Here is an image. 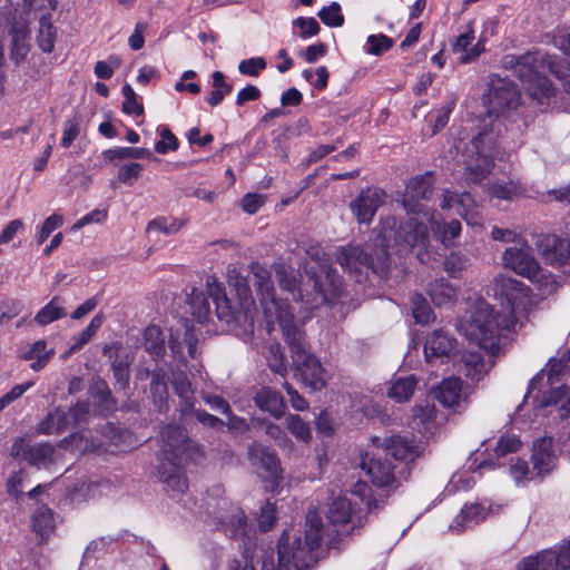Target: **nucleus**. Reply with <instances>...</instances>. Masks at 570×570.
<instances>
[{
  "instance_id": "1",
  "label": "nucleus",
  "mask_w": 570,
  "mask_h": 570,
  "mask_svg": "<svg viewBox=\"0 0 570 570\" xmlns=\"http://www.w3.org/2000/svg\"><path fill=\"white\" fill-rule=\"evenodd\" d=\"M520 101L517 86L508 79L492 77L485 95V105L489 114V125L474 137L466 150L463 163L465 176L469 181L480 183L490 173L492 160L500 157L502 141L498 140L501 128L504 126L502 117L514 110ZM505 148V146H502Z\"/></svg>"
},
{
  "instance_id": "2",
  "label": "nucleus",
  "mask_w": 570,
  "mask_h": 570,
  "mask_svg": "<svg viewBox=\"0 0 570 570\" xmlns=\"http://www.w3.org/2000/svg\"><path fill=\"white\" fill-rule=\"evenodd\" d=\"M392 238L405 248H426L429 234L424 223L415 217H407L402 222L395 217H387L381 233L372 242L364 246L340 247L335 254L336 262L350 273H361L363 268H371L374 273L384 275L390 267L387 242Z\"/></svg>"
},
{
  "instance_id": "3",
  "label": "nucleus",
  "mask_w": 570,
  "mask_h": 570,
  "mask_svg": "<svg viewBox=\"0 0 570 570\" xmlns=\"http://www.w3.org/2000/svg\"><path fill=\"white\" fill-rule=\"evenodd\" d=\"M491 291L500 301L502 312L494 313L488 303L480 301L469 318L462 322L461 331L463 335L494 353L498 350V336H501L503 331L514 330L517 324L514 315L525 305L528 288L515 278L499 275L494 278Z\"/></svg>"
},
{
  "instance_id": "4",
  "label": "nucleus",
  "mask_w": 570,
  "mask_h": 570,
  "mask_svg": "<svg viewBox=\"0 0 570 570\" xmlns=\"http://www.w3.org/2000/svg\"><path fill=\"white\" fill-rule=\"evenodd\" d=\"M347 533V531L324 529L321 517L313 511L306 515V528L304 541L301 537L293 538L289 542V531H284L277 546V563L274 554L265 557L262 562V570H289L295 567L296 570L308 568L317 560V550L325 542L328 548H334L336 538Z\"/></svg>"
},
{
  "instance_id": "5",
  "label": "nucleus",
  "mask_w": 570,
  "mask_h": 570,
  "mask_svg": "<svg viewBox=\"0 0 570 570\" xmlns=\"http://www.w3.org/2000/svg\"><path fill=\"white\" fill-rule=\"evenodd\" d=\"M501 65L524 82L528 94L541 105L554 94L551 81L543 72L548 70L556 77H561V67L558 59L540 51H528L520 56L505 55Z\"/></svg>"
},
{
  "instance_id": "6",
  "label": "nucleus",
  "mask_w": 570,
  "mask_h": 570,
  "mask_svg": "<svg viewBox=\"0 0 570 570\" xmlns=\"http://www.w3.org/2000/svg\"><path fill=\"white\" fill-rule=\"evenodd\" d=\"M193 448L191 440L179 425L168 424L161 430L157 475L174 494H181L187 489L183 463L191 456Z\"/></svg>"
},
{
  "instance_id": "7",
  "label": "nucleus",
  "mask_w": 570,
  "mask_h": 570,
  "mask_svg": "<svg viewBox=\"0 0 570 570\" xmlns=\"http://www.w3.org/2000/svg\"><path fill=\"white\" fill-rule=\"evenodd\" d=\"M230 284L237 296V305L226 296L222 283L215 276L206 277V293L215 304V313L227 325H235L245 332L253 331L255 301L249 282L246 277L236 275L230 278Z\"/></svg>"
},
{
  "instance_id": "8",
  "label": "nucleus",
  "mask_w": 570,
  "mask_h": 570,
  "mask_svg": "<svg viewBox=\"0 0 570 570\" xmlns=\"http://www.w3.org/2000/svg\"><path fill=\"white\" fill-rule=\"evenodd\" d=\"M253 285L256 288L259 307L268 333L278 325L281 328L294 322V313L286 299L277 297L271 272L261 263L249 265Z\"/></svg>"
},
{
  "instance_id": "9",
  "label": "nucleus",
  "mask_w": 570,
  "mask_h": 570,
  "mask_svg": "<svg viewBox=\"0 0 570 570\" xmlns=\"http://www.w3.org/2000/svg\"><path fill=\"white\" fill-rule=\"evenodd\" d=\"M289 347L293 364L305 385L317 391L326 384L325 370L321 362L308 352L305 332L295 322L281 328Z\"/></svg>"
},
{
  "instance_id": "10",
  "label": "nucleus",
  "mask_w": 570,
  "mask_h": 570,
  "mask_svg": "<svg viewBox=\"0 0 570 570\" xmlns=\"http://www.w3.org/2000/svg\"><path fill=\"white\" fill-rule=\"evenodd\" d=\"M502 263L507 268L538 284L539 287L548 289L553 284L552 275L539 265L531 247L524 240L505 248Z\"/></svg>"
},
{
  "instance_id": "11",
  "label": "nucleus",
  "mask_w": 570,
  "mask_h": 570,
  "mask_svg": "<svg viewBox=\"0 0 570 570\" xmlns=\"http://www.w3.org/2000/svg\"><path fill=\"white\" fill-rule=\"evenodd\" d=\"M307 276L320 297V303L336 304L344 294V284L340 275L330 264H318L317 268L308 267Z\"/></svg>"
},
{
  "instance_id": "12",
  "label": "nucleus",
  "mask_w": 570,
  "mask_h": 570,
  "mask_svg": "<svg viewBox=\"0 0 570 570\" xmlns=\"http://www.w3.org/2000/svg\"><path fill=\"white\" fill-rule=\"evenodd\" d=\"M10 455L21 459L28 464L41 468H49L58 461V453L49 442L30 444L23 438H18L11 445Z\"/></svg>"
},
{
  "instance_id": "13",
  "label": "nucleus",
  "mask_w": 570,
  "mask_h": 570,
  "mask_svg": "<svg viewBox=\"0 0 570 570\" xmlns=\"http://www.w3.org/2000/svg\"><path fill=\"white\" fill-rule=\"evenodd\" d=\"M470 342L476 345V350L465 351L462 355V370L465 375L472 381H480L482 376L489 371L492 366V358L499 354L500 351V336H498V350L492 353L488 351L483 346H481L476 341L469 338L464 335Z\"/></svg>"
},
{
  "instance_id": "14",
  "label": "nucleus",
  "mask_w": 570,
  "mask_h": 570,
  "mask_svg": "<svg viewBox=\"0 0 570 570\" xmlns=\"http://www.w3.org/2000/svg\"><path fill=\"white\" fill-rule=\"evenodd\" d=\"M385 198L386 194L382 189L367 187L350 203V208L360 224H370Z\"/></svg>"
},
{
  "instance_id": "15",
  "label": "nucleus",
  "mask_w": 570,
  "mask_h": 570,
  "mask_svg": "<svg viewBox=\"0 0 570 570\" xmlns=\"http://www.w3.org/2000/svg\"><path fill=\"white\" fill-rule=\"evenodd\" d=\"M434 179L431 171L413 177L406 185L402 205L407 214L422 213L423 208L419 199H429L433 193Z\"/></svg>"
},
{
  "instance_id": "16",
  "label": "nucleus",
  "mask_w": 570,
  "mask_h": 570,
  "mask_svg": "<svg viewBox=\"0 0 570 570\" xmlns=\"http://www.w3.org/2000/svg\"><path fill=\"white\" fill-rule=\"evenodd\" d=\"M570 558L562 547L559 550H543L537 556H529L518 564L517 570H568Z\"/></svg>"
},
{
  "instance_id": "17",
  "label": "nucleus",
  "mask_w": 570,
  "mask_h": 570,
  "mask_svg": "<svg viewBox=\"0 0 570 570\" xmlns=\"http://www.w3.org/2000/svg\"><path fill=\"white\" fill-rule=\"evenodd\" d=\"M531 460L533 471L540 478L549 475L557 468L558 455L551 438H539L533 442Z\"/></svg>"
},
{
  "instance_id": "18",
  "label": "nucleus",
  "mask_w": 570,
  "mask_h": 570,
  "mask_svg": "<svg viewBox=\"0 0 570 570\" xmlns=\"http://www.w3.org/2000/svg\"><path fill=\"white\" fill-rule=\"evenodd\" d=\"M247 456L258 473L262 471L267 478H276L279 474V460L271 448L254 442L248 446Z\"/></svg>"
},
{
  "instance_id": "19",
  "label": "nucleus",
  "mask_w": 570,
  "mask_h": 570,
  "mask_svg": "<svg viewBox=\"0 0 570 570\" xmlns=\"http://www.w3.org/2000/svg\"><path fill=\"white\" fill-rule=\"evenodd\" d=\"M442 420L435 405L426 401L413 407L410 426L422 435H430L438 430Z\"/></svg>"
},
{
  "instance_id": "20",
  "label": "nucleus",
  "mask_w": 570,
  "mask_h": 570,
  "mask_svg": "<svg viewBox=\"0 0 570 570\" xmlns=\"http://www.w3.org/2000/svg\"><path fill=\"white\" fill-rule=\"evenodd\" d=\"M198 338L193 330L185 327L180 333L176 331L170 334L169 348L173 357L181 365L189 360L196 358Z\"/></svg>"
},
{
  "instance_id": "21",
  "label": "nucleus",
  "mask_w": 570,
  "mask_h": 570,
  "mask_svg": "<svg viewBox=\"0 0 570 570\" xmlns=\"http://www.w3.org/2000/svg\"><path fill=\"white\" fill-rule=\"evenodd\" d=\"M453 204L458 205V214L466 222V224L473 226L481 224L480 213L469 193H462L459 195L451 190H444L442 195L441 208L449 209L453 206Z\"/></svg>"
},
{
  "instance_id": "22",
  "label": "nucleus",
  "mask_w": 570,
  "mask_h": 570,
  "mask_svg": "<svg viewBox=\"0 0 570 570\" xmlns=\"http://www.w3.org/2000/svg\"><path fill=\"white\" fill-rule=\"evenodd\" d=\"M361 468L370 478L371 482L377 488H385L391 485L395 478L391 462L385 458H365L361 461Z\"/></svg>"
},
{
  "instance_id": "23",
  "label": "nucleus",
  "mask_w": 570,
  "mask_h": 570,
  "mask_svg": "<svg viewBox=\"0 0 570 570\" xmlns=\"http://www.w3.org/2000/svg\"><path fill=\"white\" fill-rule=\"evenodd\" d=\"M541 254L547 264L563 266L570 262V240L549 235L542 242Z\"/></svg>"
},
{
  "instance_id": "24",
  "label": "nucleus",
  "mask_w": 570,
  "mask_h": 570,
  "mask_svg": "<svg viewBox=\"0 0 570 570\" xmlns=\"http://www.w3.org/2000/svg\"><path fill=\"white\" fill-rule=\"evenodd\" d=\"M474 38V30L470 23L468 24L466 31L462 32L453 43L452 50L454 53L459 55L460 62L469 63L480 57L485 50L484 39H479V41L471 47Z\"/></svg>"
},
{
  "instance_id": "25",
  "label": "nucleus",
  "mask_w": 570,
  "mask_h": 570,
  "mask_svg": "<svg viewBox=\"0 0 570 570\" xmlns=\"http://www.w3.org/2000/svg\"><path fill=\"white\" fill-rule=\"evenodd\" d=\"M455 348V341L441 330L428 336L424 344V354L429 362L432 358L448 357Z\"/></svg>"
},
{
  "instance_id": "26",
  "label": "nucleus",
  "mask_w": 570,
  "mask_h": 570,
  "mask_svg": "<svg viewBox=\"0 0 570 570\" xmlns=\"http://www.w3.org/2000/svg\"><path fill=\"white\" fill-rule=\"evenodd\" d=\"M254 403L275 419L282 417L286 407L281 393L269 386H263L256 392Z\"/></svg>"
},
{
  "instance_id": "27",
  "label": "nucleus",
  "mask_w": 570,
  "mask_h": 570,
  "mask_svg": "<svg viewBox=\"0 0 570 570\" xmlns=\"http://www.w3.org/2000/svg\"><path fill=\"white\" fill-rule=\"evenodd\" d=\"M488 509L480 503L465 504L460 513L453 519L449 525L450 530L461 532L485 520Z\"/></svg>"
},
{
  "instance_id": "28",
  "label": "nucleus",
  "mask_w": 570,
  "mask_h": 570,
  "mask_svg": "<svg viewBox=\"0 0 570 570\" xmlns=\"http://www.w3.org/2000/svg\"><path fill=\"white\" fill-rule=\"evenodd\" d=\"M428 216L433 235L444 245H453V239L456 238L462 229L461 223L458 219H452L448 224H443L441 216L436 212L431 214L424 213Z\"/></svg>"
},
{
  "instance_id": "29",
  "label": "nucleus",
  "mask_w": 570,
  "mask_h": 570,
  "mask_svg": "<svg viewBox=\"0 0 570 570\" xmlns=\"http://www.w3.org/2000/svg\"><path fill=\"white\" fill-rule=\"evenodd\" d=\"M435 397L444 407L459 409L464 401L462 394V381L458 377L443 380L435 391Z\"/></svg>"
},
{
  "instance_id": "30",
  "label": "nucleus",
  "mask_w": 570,
  "mask_h": 570,
  "mask_svg": "<svg viewBox=\"0 0 570 570\" xmlns=\"http://www.w3.org/2000/svg\"><path fill=\"white\" fill-rule=\"evenodd\" d=\"M384 451L386 455L395 460H413L416 455V446L413 440L401 435H392L384 440Z\"/></svg>"
},
{
  "instance_id": "31",
  "label": "nucleus",
  "mask_w": 570,
  "mask_h": 570,
  "mask_svg": "<svg viewBox=\"0 0 570 570\" xmlns=\"http://www.w3.org/2000/svg\"><path fill=\"white\" fill-rule=\"evenodd\" d=\"M59 446L73 453L85 454L99 451L101 442L86 432H77L62 439Z\"/></svg>"
},
{
  "instance_id": "32",
  "label": "nucleus",
  "mask_w": 570,
  "mask_h": 570,
  "mask_svg": "<svg viewBox=\"0 0 570 570\" xmlns=\"http://www.w3.org/2000/svg\"><path fill=\"white\" fill-rule=\"evenodd\" d=\"M70 426L68 413L61 407H56L53 411L48 412L47 415L38 423V434L51 435L62 433Z\"/></svg>"
},
{
  "instance_id": "33",
  "label": "nucleus",
  "mask_w": 570,
  "mask_h": 570,
  "mask_svg": "<svg viewBox=\"0 0 570 570\" xmlns=\"http://www.w3.org/2000/svg\"><path fill=\"white\" fill-rule=\"evenodd\" d=\"M118 352H119L118 344L106 345L102 348V354L105 356H108L109 358H114L111 367H112L114 377H115L117 384L120 386V389H126L129 383V372H128L129 361H128V356L120 357Z\"/></svg>"
},
{
  "instance_id": "34",
  "label": "nucleus",
  "mask_w": 570,
  "mask_h": 570,
  "mask_svg": "<svg viewBox=\"0 0 570 570\" xmlns=\"http://www.w3.org/2000/svg\"><path fill=\"white\" fill-rule=\"evenodd\" d=\"M66 299L61 296H53L35 316V322L46 326L55 321L67 316Z\"/></svg>"
},
{
  "instance_id": "35",
  "label": "nucleus",
  "mask_w": 570,
  "mask_h": 570,
  "mask_svg": "<svg viewBox=\"0 0 570 570\" xmlns=\"http://www.w3.org/2000/svg\"><path fill=\"white\" fill-rule=\"evenodd\" d=\"M150 393L155 405L160 412L168 409L167 374L163 368H156L151 373Z\"/></svg>"
},
{
  "instance_id": "36",
  "label": "nucleus",
  "mask_w": 570,
  "mask_h": 570,
  "mask_svg": "<svg viewBox=\"0 0 570 570\" xmlns=\"http://www.w3.org/2000/svg\"><path fill=\"white\" fill-rule=\"evenodd\" d=\"M53 355L55 350H47V342L45 340H39L30 345L28 350L22 352L21 357L27 361L35 360L30 367L31 370L38 372L49 363Z\"/></svg>"
},
{
  "instance_id": "37",
  "label": "nucleus",
  "mask_w": 570,
  "mask_h": 570,
  "mask_svg": "<svg viewBox=\"0 0 570 570\" xmlns=\"http://www.w3.org/2000/svg\"><path fill=\"white\" fill-rule=\"evenodd\" d=\"M416 385L417 380L414 375L396 377L391 382L387 396L399 403L407 402L412 397Z\"/></svg>"
},
{
  "instance_id": "38",
  "label": "nucleus",
  "mask_w": 570,
  "mask_h": 570,
  "mask_svg": "<svg viewBox=\"0 0 570 570\" xmlns=\"http://www.w3.org/2000/svg\"><path fill=\"white\" fill-rule=\"evenodd\" d=\"M428 293L436 306L452 304L456 298L455 288L444 278L431 282L428 286Z\"/></svg>"
},
{
  "instance_id": "39",
  "label": "nucleus",
  "mask_w": 570,
  "mask_h": 570,
  "mask_svg": "<svg viewBox=\"0 0 570 570\" xmlns=\"http://www.w3.org/2000/svg\"><path fill=\"white\" fill-rule=\"evenodd\" d=\"M352 503L345 497L333 499L328 507L327 518L332 525H346L351 521Z\"/></svg>"
},
{
  "instance_id": "40",
  "label": "nucleus",
  "mask_w": 570,
  "mask_h": 570,
  "mask_svg": "<svg viewBox=\"0 0 570 570\" xmlns=\"http://www.w3.org/2000/svg\"><path fill=\"white\" fill-rule=\"evenodd\" d=\"M29 32L26 28H13L11 31V59L19 63L24 60L29 51Z\"/></svg>"
},
{
  "instance_id": "41",
  "label": "nucleus",
  "mask_w": 570,
  "mask_h": 570,
  "mask_svg": "<svg viewBox=\"0 0 570 570\" xmlns=\"http://www.w3.org/2000/svg\"><path fill=\"white\" fill-rule=\"evenodd\" d=\"M188 304L191 309L193 316L199 322L204 323L210 315V304L203 291L193 288L188 295Z\"/></svg>"
},
{
  "instance_id": "42",
  "label": "nucleus",
  "mask_w": 570,
  "mask_h": 570,
  "mask_svg": "<svg viewBox=\"0 0 570 570\" xmlns=\"http://www.w3.org/2000/svg\"><path fill=\"white\" fill-rule=\"evenodd\" d=\"M102 156L108 161L116 159H154L153 153L146 148L135 147H117L107 149L102 153Z\"/></svg>"
},
{
  "instance_id": "43",
  "label": "nucleus",
  "mask_w": 570,
  "mask_h": 570,
  "mask_svg": "<svg viewBox=\"0 0 570 570\" xmlns=\"http://www.w3.org/2000/svg\"><path fill=\"white\" fill-rule=\"evenodd\" d=\"M144 345L145 350L156 357H159L164 354L165 338L159 326L149 325L145 328Z\"/></svg>"
},
{
  "instance_id": "44",
  "label": "nucleus",
  "mask_w": 570,
  "mask_h": 570,
  "mask_svg": "<svg viewBox=\"0 0 570 570\" xmlns=\"http://www.w3.org/2000/svg\"><path fill=\"white\" fill-rule=\"evenodd\" d=\"M32 527L41 539L48 537L55 528L52 511L45 505L39 507L32 517Z\"/></svg>"
},
{
  "instance_id": "45",
  "label": "nucleus",
  "mask_w": 570,
  "mask_h": 570,
  "mask_svg": "<svg viewBox=\"0 0 570 570\" xmlns=\"http://www.w3.org/2000/svg\"><path fill=\"white\" fill-rule=\"evenodd\" d=\"M220 504L224 509L228 508V511L218 513L216 518L220 524L232 528L233 532L236 533L245 524L244 512L237 505L227 503L225 500Z\"/></svg>"
},
{
  "instance_id": "46",
  "label": "nucleus",
  "mask_w": 570,
  "mask_h": 570,
  "mask_svg": "<svg viewBox=\"0 0 570 570\" xmlns=\"http://www.w3.org/2000/svg\"><path fill=\"white\" fill-rule=\"evenodd\" d=\"M38 45L43 52H51L55 48L56 28L50 18L43 16L39 21V30L37 36Z\"/></svg>"
},
{
  "instance_id": "47",
  "label": "nucleus",
  "mask_w": 570,
  "mask_h": 570,
  "mask_svg": "<svg viewBox=\"0 0 570 570\" xmlns=\"http://www.w3.org/2000/svg\"><path fill=\"white\" fill-rule=\"evenodd\" d=\"M187 224V219L181 218H166V217H157L148 223L147 230L148 232H159L164 235H173L178 233L185 225Z\"/></svg>"
},
{
  "instance_id": "48",
  "label": "nucleus",
  "mask_w": 570,
  "mask_h": 570,
  "mask_svg": "<svg viewBox=\"0 0 570 570\" xmlns=\"http://www.w3.org/2000/svg\"><path fill=\"white\" fill-rule=\"evenodd\" d=\"M173 384L176 393L184 400V412L191 409L193 403L190 400L193 391L186 374L181 371L173 373Z\"/></svg>"
},
{
  "instance_id": "49",
  "label": "nucleus",
  "mask_w": 570,
  "mask_h": 570,
  "mask_svg": "<svg viewBox=\"0 0 570 570\" xmlns=\"http://www.w3.org/2000/svg\"><path fill=\"white\" fill-rule=\"evenodd\" d=\"M394 45V41L392 38L379 33V35H371L367 37L366 45L364 46V50L368 55L373 56H380L383 52L391 49Z\"/></svg>"
},
{
  "instance_id": "50",
  "label": "nucleus",
  "mask_w": 570,
  "mask_h": 570,
  "mask_svg": "<svg viewBox=\"0 0 570 570\" xmlns=\"http://www.w3.org/2000/svg\"><path fill=\"white\" fill-rule=\"evenodd\" d=\"M411 309L416 323L426 324L430 322L432 311L429 303L421 294H413L411 296Z\"/></svg>"
},
{
  "instance_id": "51",
  "label": "nucleus",
  "mask_w": 570,
  "mask_h": 570,
  "mask_svg": "<svg viewBox=\"0 0 570 570\" xmlns=\"http://www.w3.org/2000/svg\"><path fill=\"white\" fill-rule=\"evenodd\" d=\"M286 428L299 441L308 442L311 439V430L297 414H288L285 419Z\"/></svg>"
},
{
  "instance_id": "52",
  "label": "nucleus",
  "mask_w": 570,
  "mask_h": 570,
  "mask_svg": "<svg viewBox=\"0 0 570 570\" xmlns=\"http://www.w3.org/2000/svg\"><path fill=\"white\" fill-rule=\"evenodd\" d=\"M275 277L278 282V285L282 289L288 291L294 294V292L298 287V279L294 269L285 266L277 265L275 268Z\"/></svg>"
},
{
  "instance_id": "53",
  "label": "nucleus",
  "mask_w": 570,
  "mask_h": 570,
  "mask_svg": "<svg viewBox=\"0 0 570 570\" xmlns=\"http://www.w3.org/2000/svg\"><path fill=\"white\" fill-rule=\"evenodd\" d=\"M317 16L330 27H341L344 23V17L338 2H332L330 6L323 7Z\"/></svg>"
},
{
  "instance_id": "54",
  "label": "nucleus",
  "mask_w": 570,
  "mask_h": 570,
  "mask_svg": "<svg viewBox=\"0 0 570 570\" xmlns=\"http://www.w3.org/2000/svg\"><path fill=\"white\" fill-rule=\"evenodd\" d=\"M159 136L161 139L155 144V150L160 154L165 155L169 150L175 151L179 147V142L177 137L170 131L167 127H159L157 129Z\"/></svg>"
},
{
  "instance_id": "55",
  "label": "nucleus",
  "mask_w": 570,
  "mask_h": 570,
  "mask_svg": "<svg viewBox=\"0 0 570 570\" xmlns=\"http://www.w3.org/2000/svg\"><path fill=\"white\" fill-rule=\"evenodd\" d=\"M269 355L267 357L268 367L276 374L281 376H285L287 372V365L284 357V354L281 351L279 344H271L269 345Z\"/></svg>"
},
{
  "instance_id": "56",
  "label": "nucleus",
  "mask_w": 570,
  "mask_h": 570,
  "mask_svg": "<svg viewBox=\"0 0 570 570\" xmlns=\"http://www.w3.org/2000/svg\"><path fill=\"white\" fill-rule=\"evenodd\" d=\"M469 259L456 252L450 253L449 256H446L444 261V271L451 276V277H459L461 273L466 268Z\"/></svg>"
},
{
  "instance_id": "57",
  "label": "nucleus",
  "mask_w": 570,
  "mask_h": 570,
  "mask_svg": "<svg viewBox=\"0 0 570 570\" xmlns=\"http://www.w3.org/2000/svg\"><path fill=\"white\" fill-rule=\"evenodd\" d=\"M124 102L122 111L128 115L140 116L144 112V107L137 101L136 92L129 83H125L122 87Z\"/></svg>"
},
{
  "instance_id": "58",
  "label": "nucleus",
  "mask_w": 570,
  "mask_h": 570,
  "mask_svg": "<svg viewBox=\"0 0 570 570\" xmlns=\"http://www.w3.org/2000/svg\"><path fill=\"white\" fill-rule=\"evenodd\" d=\"M144 167L139 163H130L120 167L118 171V180L126 184L127 186H132L134 183L139 178Z\"/></svg>"
},
{
  "instance_id": "59",
  "label": "nucleus",
  "mask_w": 570,
  "mask_h": 570,
  "mask_svg": "<svg viewBox=\"0 0 570 570\" xmlns=\"http://www.w3.org/2000/svg\"><path fill=\"white\" fill-rule=\"evenodd\" d=\"M62 225V216L52 214L49 216L40 227L39 232L36 235V240L38 245L43 244L50 234Z\"/></svg>"
},
{
  "instance_id": "60",
  "label": "nucleus",
  "mask_w": 570,
  "mask_h": 570,
  "mask_svg": "<svg viewBox=\"0 0 570 570\" xmlns=\"http://www.w3.org/2000/svg\"><path fill=\"white\" fill-rule=\"evenodd\" d=\"M266 68V60L262 57H254L242 60L238 65V71L242 75L256 77Z\"/></svg>"
},
{
  "instance_id": "61",
  "label": "nucleus",
  "mask_w": 570,
  "mask_h": 570,
  "mask_svg": "<svg viewBox=\"0 0 570 570\" xmlns=\"http://www.w3.org/2000/svg\"><path fill=\"white\" fill-rule=\"evenodd\" d=\"M521 446L520 440L514 435L501 436L497 443L494 452L501 458L509 453H514Z\"/></svg>"
},
{
  "instance_id": "62",
  "label": "nucleus",
  "mask_w": 570,
  "mask_h": 570,
  "mask_svg": "<svg viewBox=\"0 0 570 570\" xmlns=\"http://www.w3.org/2000/svg\"><path fill=\"white\" fill-rule=\"evenodd\" d=\"M510 473L517 483L530 480L535 475V471H533V469L529 470L527 461L521 459H518L513 464H511Z\"/></svg>"
},
{
  "instance_id": "63",
  "label": "nucleus",
  "mask_w": 570,
  "mask_h": 570,
  "mask_svg": "<svg viewBox=\"0 0 570 570\" xmlns=\"http://www.w3.org/2000/svg\"><path fill=\"white\" fill-rule=\"evenodd\" d=\"M294 26L299 28L302 38L313 37L320 32V24L314 18L299 17L294 21Z\"/></svg>"
},
{
  "instance_id": "64",
  "label": "nucleus",
  "mask_w": 570,
  "mask_h": 570,
  "mask_svg": "<svg viewBox=\"0 0 570 570\" xmlns=\"http://www.w3.org/2000/svg\"><path fill=\"white\" fill-rule=\"evenodd\" d=\"M94 396L97 397L99 402L107 409H110L115 405V400L112 399L111 391L105 381H98L95 384Z\"/></svg>"
}]
</instances>
